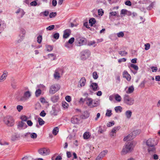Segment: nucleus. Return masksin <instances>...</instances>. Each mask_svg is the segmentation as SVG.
Here are the masks:
<instances>
[{
  "label": "nucleus",
  "mask_w": 160,
  "mask_h": 160,
  "mask_svg": "<svg viewBox=\"0 0 160 160\" xmlns=\"http://www.w3.org/2000/svg\"><path fill=\"white\" fill-rule=\"evenodd\" d=\"M133 144L131 142L126 143L123 146L121 154L122 155L126 154L130 152L132 150Z\"/></svg>",
  "instance_id": "f257e3e1"
},
{
  "label": "nucleus",
  "mask_w": 160,
  "mask_h": 160,
  "mask_svg": "<svg viewBox=\"0 0 160 160\" xmlns=\"http://www.w3.org/2000/svg\"><path fill=\"white\" fill-rule=\"evenodd\" d=\"M84 100L86 101V104L91 108L97 107L99 104L98 101L95 100L93 101L91 98L88 97L84 98Z\"/></svg>",
  "instance_id": "f03ea898"
},
{
  "label": "nucleus",
  "mask_w": 160,
  "mask_h": 160,
  "mask_svg": "<svg viewBox=\"0 0 160 160\" xmlns=\"http://www.w3.org/2000/svg\"><path fill=\"white\" fill-rule=\"evenodd\" d=\"M4 123L8 126L12 127L14 124V120L13 118L10 116H7L3 120Z\"/></svg>",
  "instance_id": "7ed1b4c3"
},
{
  "label": "nucleus",
  "mask_w": 160,
  "mask_h": 160,
  "mask_svg": "<svg viewBox=\"0 0 160 160\" xmlns=\"http://www.w3.org/2000/svg\"><path fill=\"white\" fill-rule=\"evenodd\" d=\"M141 131L140 130H136L134 131L132 133L128 135L127 137L123 138L124 141L127 140H131L133 139L135 137L140 134Z\"/></svg>",
  "instance_id": "20e7f679"
},
{
  "label": "nucleus",
  "mask_w": 160,
  "mask_h": 160,
  "mask_svg": "<svg viewBox=\"0 0 160 160\" xmlns=\"http://www.w3.org/2000/svg\"><path fill=\"white\" fill-rule=\"evenodd\" d=\"M123 100L124 103L128 105H132L134 102V99L133 98L130 97L128 94L124 95Z\"/></svg>",
  "instance_id": "39448f33"
},
{
  "label": "nucleus",
  "mask_w": 160,
  "mask_h": 160,
  "mask_svg": "<svg viewBox=\"0 0 160 160\" xmlns=\"http://www.w3.org/2000/svg\"><path fill=\"white\" fill-rule=\"evenodd\" d=\"M91 55V52L88 49L83 51L81 53V58L82 60H85L88 58Z\"/></svg>",
  "instance_id": "423d86ee"
},
{
  "label": "nucleus",
  "mask_w": 160,
  "mask_h": 160,
  "mask_svg": "<svg viewBox=\"0 0 160 160\" xmlns=\"http://www.w3.org/2000/svg\"><path fill=\"white\" fill-rule=\"evenodd\" d=\"M38 153L42 156L48 155L50 153V150L48 148H42L39 149L38 151Z\"/></svg>",
  "instance_id": "0eeeda50"
},
{
  "label": "nucleus",
  "mask_w": 160,
  "mask_h": 160,
  "mask_svg": "<svg viewBox=\"0 0 160 160\" xmlns=\"http://www.w3.org/2000/svg\"><path fill=\"white\" fill-rule=\"evenodd\" d=\"M31 96V93L29 91H26L24 92L23 96L21 97L19 100L21 101L25 102Z\"/></svg>",
  "instance_id": "6e6552de"
},
{
  "label": "nucleus",
  "mask_w": 160,
  "mask_h": 160,
  "mask_svg": "<svg viewBox=\"0 0 160 160\" xmlns=\"http://www.w3.org/2000/svg\"><path fill=\"white\" fill-rule=\"evenodd\" d=\"M59 86L57 84L52 85L50 88L49 93L51 94H53L59 89Z\"/></svg>",
  "instance_id": "1a4fd4ad"
},
{
  "label": "nucleus",
  "mask_w": 160,
  "mask_h": 160,
  "mask_svg": "<svg viewBox=\"0 0 160 160\" xmlns=\"http://www.w3.org/2000/svg\"><path fill=\"white\" fill-rule=\"evenodd\" d=\"M85 38H84L79 37L77 38L76 40V45L78 46H81L84 44Z\"/></svg>",
  "instance_id": "9d476101"
},
{
  "label": "nucleus",
  "mask_w": 160,
  "mask_h": 160,
  "mask_svg": "<svg viewBox=\"0 0 160 160\" xmlns=\"http://www.w3.org/2000/svg\"><path fill=\"white\" fill-rule=\"evenodd\" d=\"M27 127V124L22 121H19L17 124V128L19 130L25 129Z\"/></svg>",
  "instance_id": "9b49d317"
},
{
  "label": "nucleus",
  "mask_w": 160,
  "mask_h": 160,
  "mask_svg": "<svg viewBox=\"0 0 160 160\" xmlns=\"http://www.w3.org/2000/svg\"><path fill=\"white\" fill-rule=\"evenodd\" d=\"M89 87L90 88L94 91H96L99 89L98 85L97 83L96 82H92Z\"/></svg>",
  "instance_id": "f8f14e48"
},
{
  "label": "nucleus",
  "mask_w": 160,
  "mask_h": 160,
  "mask_svg": "<svg viewBox=\"0 0 160 160\" xmlns=\"http://www.w3.org/2000/svg\"><path fill=\"white\" fill-rule=\"evenodd\" d=\"M71 31L70 29H67L64 31L63 38H67L70 35Z\"/></svg>",
  "instance_id": "ddd939ff"
},
{
  "label": "nucleus",
  "mask_w": 160,
  "mask_h": 160,
  "mask_svg": "<svg viewBox=\"0 0 160 160\" xmlns=\"http://www.w3.org/2000/svg\"><path fill=\"white\" fill-rule=\"evenodd\" d=\"M123 77L127 79L128 81H130L131 79V76L126 71H124L123 73Z\"/></svg>",
  "instance_id": "4468645a"
},
{
  "label": "nucleus",
  "mask_w": 160,
  "mask_h": 160,
  "mask_svg": "<svg viewBox=\"0 0 160 160\" xmlns=\"http://www.w3.org/2000/svg\"><path fill=\"white\" fill-rule=\"evenodd\" d=\"M62 71L61 69H57L55 70V73L54 74V77L55 79H58L60 78L59 72Z\"/></svg>",
  "instance_id": "2eb2a0df"
},
{
  "label": "nucleus",
  "mask_w": 160,
  "mask_h": 160,
  "mask_svg": "<svg viewBox=\"0 0 160 160\" xmlns=\"http://www.w3.org/2000/svg\"><path fill=\"white\" fill-rule=\"evenodd\" d=\"M148 152L150 154H152V153H155L156 148L154 147V145L148 147Z\"/></svg>",
  "instance_id": "dca6fc26"
},
{
  "label": "nucleus",
  "mask_w": 160,
  "mask_h": 160,
  "mask_svg": "<svg viewBox=\"0 0 160 160\" xmlns=\"http://www.w3.org/2000/svg\"><path fill=\"white\" fill-rule=\"evenodd\" d=\"M7 74V72L6 71H4L3 72L2 75L0 77V82H2L6 79Z\"/></svg>",
  "instance_id": "f3484780"
},
{
  "label": "nucleus",
  "mask_w": 160,
  "mask_h": 160,
  "mask_svg": "<svg viewBox=\"0 0 160 160\" xmlns=\"http://www.w3.org/2000/svg\"><path fill=\"white\" fill-rule=\"evenodd\" d=\"M89 116V113L87 111L84 112L80 116V117L82 119H86Z\"/></svg>",
  "instance_id": "a211bd4d"
},
{
  "label": "nucleus",
  "mask_w": 160,
  "mask_h": 160,
  "mask_svg": "<svg viewBox=\"0 0 160 160\" xmlns=\"http://www.w3.org/2000/svg\"><path fill=\"white\" fill-rule=\"evenodd\" d=\"M147 145L148 147L152 146L154 145V140L152 139H148L146 142Z\"/></svg>",
  "instance_id": "6ab92c4d"
},
{
  "label": "nucleus",
  "mask_w": 160,
  "mask_h": 160,
  "mask_svg": "<svg viewBox=\"0 0 160 160\" xmlns=\"http://www.w3.org/2000/svg\"><path fill=\"white\" fill-rule=\"evenodd\" d=\"M86 80L85 78H82L79 82V84L81 87H83L85 86L86 83Z\"/></svg>",
  "instance_id": "aec40b11"
},
{
  "label": "nucleus",
  "mask_w": 160,
  "mask_h": 160,
  "mask_svg": "<svg viewBox=\"0 0 160 160\" xmlns=\"http://www.w3.org/2000/svg\"><path fill=\"white\" fill-rule=\"evenodd\" d=\"M106 127H102L101 126H99L98 128V132L99 134L103 133L104 132L106 131Z\"/></svg>",
  "instance_id": "412c9836"
},
{
  "label": "nucleus",
  "mask_w": 160,
  "mask_h": 160,
  "mask_svg": "<svg viewBox=\"0 0 160 160\" xmlns=\"http://www.w3.org/2000/svg\"><path fill=\"white\" fill-rule=\"evenodd\" d=\"M78 119L76 116L73 117L71 119V122L73 124H77L78 122Z\"/></svg>",
  "instance_id": "4be33fe9"
},
{
  "label": "nucleus",
  "mask_w": 160,
  "mask_h": 160,
  "mask_svg": "<svg viewBox=\"0 0 160 160\" xmlns=\"http://www.w3.org/2000/svg\"><path fill=\"white\" fill-rule=\"evenodd\" d=\"M59 98V97L58 95H54L51 98V100L53 102H57Z\"/></svg>",
  "instance_id": "5701e85b"
},
{
  "label": "nucleus",
  "mask_w": 160,
  "mask_h": 160,
  "mask_svg": "<svg viewBox=\"0 0 160 160\" xmlns=\"http://www.w3.org/2000/svg\"><path fill=\"white\" fill-rule=\"evenodd\" d=\"M125 114L126 117L128 118L129 119L132 116V112L130 110H128L126 112Z\"/></svg>",
  "instance_id": "b1692460"
},
{
  "label": "nucleus",
  "mask_w": 160,
  "mask_h": 160,
  "mask_svg": "<svg viewBox=\"0 0 160 160\" xmlns=\"http://www.w3.org/2000/svg\"><path fill=\"white\" fill-rule=\"evenodd\" d=\"M114 98L115 100L118 102H120L122 99L121 97L118 94H116L115 95Z\"/></svg>",
  "instance_id": "393cba45"
},
{
  "label": "nucleus",
  "mask_w": 160,
  "mask_h": 160,
  "mask_svg": "<svg viewBox=\"0 0 160 160\" xmlns=\"http://www.w3.org/2000/svg\"><path fill=\"white\" fill-rule=\"evenodd\" d=\"M134 90V87L133 86H131L128 88V90L126 91L127 93H131L133 92Z\"/></svg>",
  "instance_id": "a878e982"
},
{
  "label": "nucleus",
  "mask_w": 160,
  "mask_h": 160,
  "mask_svg": "<svg viewBox=\"0 0 160 160\" xmlns=\"http://www.w3.org/2000/svg\"><path fill=\"white\" fill-rule=\"evenodd\" d=\"M108 152L107 150H104L101 152L99 155L102 158L104 157L105 155Z\"/></svg>",
  "instance_id": "bb28decb"
},
{
  "label": "nucleus",
  "mask_w": 160,
  "mask_h": 160,
  "mask_svg": "<svg viewBox=\"0 0 160 160\" xmlns=\"http://www.w3.org/2000/svg\"><path fill=\"white\" fill-rule=\"evenodd\" d=\"M41 90L40 89L38 88V89H37L36 90V91H35V96L37 97H38L39 96H40V94H41Z\"/></svg>",
  "instance_id": "cd10ccee"
},
{
  "label": "nucleus",
  "mask_w": 160,
  "mask_h": 160,
  "mask_svg": "<svg viewBox=\"0 0 160 160\" xmlns=\"http://www.w3.org/2000/svg\"><path fill=\"white\" fill-rule=\"evenodd\" d=\"M89 23L90 24L91 26H92L93 24H94L96 22V20L93 18H91L89 20Z\"/></svg>",
  "instance_id": "c85d7f7f"
},
{
  "label": "nucleus",
  "mask_w": 160,
  "mask_h": 160,
  "mask_svg": "<svg viewBox=\"0 0 160 160\" xmlns=\"http://www.w3.org/2000/svg\"><path fill=\"white\" fill-rule=\"evenodd\" d=\"M38 121L40 125L42 126L44 124L45 122L40 117L38 118Z\"/></svg>",
  "instance_id": "c756f323"
},
{
  "label": "nucleus",
  "mask_w": 160,
  "mask_h": 160,
  "mask_svg": "<svg viewBox=\"0 0 160 160\" xmlns=\"http://www.w3.org/2000/svg\"><path fill=\"white\" fill-rule=\"evenodd\" d=\"M83 138L85 139H87L89 138L90 135L89 134V132H85L83 135Z\"/></svg>",
  "instance_id": "7c9ffc66"
},
{
  "label": "nucleus",
  "mask_w": 160,
  "mask_h": 160,
  "mask_svg": "<svg viewBox=\"0 0 160 160\" xmlns=\"http://www.w3.org/2000/svg\"><path fill=\"white\" fill-rule=\"evenodd\" d=\"M120 128V127L119 126L114 127L112 130V133H116V132Z\"/></svg>",
  "instance_id": "2f4dec72"
},
{
  "label": "nucleus",
  "mask_w": 160,
  "mask_h": 160,
  "mask_svg": "<svg viewBox=\"0 0 160 160\" xmlns=\"http://www.w3.org/2000/svg\"><path fill=\"white\" fill-rule=\"evenodd\" d=\"M118 53L122 56H125L128 54L127 52L125 51H119Z\"/></svg>",
  "instance_id": "473e14b6"
},
{
  "label": "nucleus",
  "mask_w": 160,
  "mask_h": 160,
  "mask_svg": "<svg viewBox=\"0 0 160 160\" xmlns=\"http://www.w3.org/2000/svg\"><path fill=\"white\" fill-rule=\"evenodd\" d=\"M122 108L120 106H117L115 108V110L116 112H121L122 111Z\"/></svg>",
  "instance_id": "72a5a7b5"
},
{
  "label": "nucleus",
  "mask_w": 160,
  "mask_h": 160,
  "mask_svg": "<svg viewBox=\"0 0 160 160\" xmlns=\"http://www.w3.org/2000/svg\"><path fill=\"white\" fill-rule=\"evenodd\" d=\"M118 12L115 11V12H112L109 13V18L112 17V16H117V15L118 13Z\"/></svg>",
  "instance_id": "f704fd0d"
},
{
  "label": "nucleus",
  "mask_w": 160,
  "mask_h": 160,
  "mask_svg": "<svg viewBox=\"0 0 160 160\" xmlns=\"http://www.w3.org/2000/svg\"><path fill=\"white\" fill-rule=\"evenodd\" d=\"M58 132V128L57 127L55 128L52 131V133L55 135H56Z\"/></svg>",
  "instance_id": "c9c22d12"
},
{
  "label": "nucleus",
  "mask_w": 160,
  "mask_h": 160,
  "mask_svg": "<svg viewBox=\"0 0 160 160\" xmlns=\"http://www.w3.org/2000/svg\"><path fill=\"white\" fill-rule=\"evenodd\" d=\"M52 115L56 116L57 115V112L55 108H52V110L50 112Z\"/></svg>",
  "instance_id": "e433bc0d"
},
{
  "label": "nucleus",
  "mask_w": 160,
  "mask_h": 160,
  "mask_svg": "<svg viewBox=\"0 0 160 160\" xmlns=\"http://www.w3.org/2000/svg\"><path fill=\"white\" fill-rule=\"evenodd\" d=\"M130 67L133 68L134 69L137 71L138 69V66L133 64H131Z\"/></svg>",
  "instance_id": "4c0bfd02"
},
{
  "label": "nucleus",
  "mask_w": 160,
  "mask_h": 160,
  "mask_svg": "<svg viewBox=\"0 0 160 160\" xmlns=\"http://www.w3.org/2000/svg\"><path fill=\"white\" fill-rule=\"evenodd\" d=\"M20 119H21L22 121L23 122L24 121H27L28 118L27 116L23 115L21 117Z\"/></svg>",
  "instance_id": "58836bf2"
},
{
  "label": "nucleus",
  "mask_w": 160,
  "mask_h": 160,
  "mask_svg": "<svg viewBox=\"0 0 160 160\" xmlns=\"http://www.w3.org/2000/svg\"><path fill=\"white\" fill-rule=\"evenodd\" d=\"M46 48L47 51L50 52L52 50L53 47L52 46L48 45L46 46Z\"/></svg>",
  "instance_id": "ea45409f"
},
{
  "label": "nucleus",
  "mask_w": 160,
  "mask_h": 160,
  "mask_svg": "<svg viewBox=\"0 0 160 160\" xmlns=\"http://www.w3.org/2000/svg\"><path fill=\"white\" fill-rule=\"evenodd\" d=\"M112 114V111L111 110H107L105 115L109 117Z\"/></svg>",
  "instance_id": "a19ab883"
},
{
  "label": "nucleus",
  "mask_w": 160,
  "mask_h": 160,
  "mask_svg": "<svg viewBox=\"0 0 160 160\" xmlns=\"http://www.w3.org/2000/svg\"><path fill=\"white\" fill-rule=\"evenodd\" d=\"M92 76L93 78L94 79H97L98 78V75L97 74V73L96 72H94L92 73Z\"/></svg>",
  "instance_id": "79ce46f5"
},
{
  "label": "nucleus",
  "mask_w": 160,
  "mask_h": 160,
  "mask_svg": "<svg viewBox=\"0 0 160 160\" xmlns=\"http://www.w3.org/2000/svg\"><path fill=\"white\" fill-rule=\"evenodd\" d=\"M117 36L118 38L122 37L124 36V33L123 32H120L117 33Z\"/></svg>",
  "instance_id": "37998d69"
},
{
  "label": "nucleus",
  "mask_w": 160,
  "mask_h": 160,
  "mask_svg": "<svg viewBox=\"0 0 160 160\" xmlns=\"http://www.w3.org/2000/svg\"><path fill=\"white\" fill-rule=\"evenodd\" d=\"M55 27L54 25H51L49 26L48 27L46 28V30L47 31H51Z\"/></svg>",
  "instance_id": "c03bdc74"
},
{
  "label": "nucleus",
  "mask_w": 160,
  "mask_h": 160,
  "mask_svg": "<svg viewBox=\"0 0 160 160\" xmlns=\"http://www.w3.org/2000/svg\"><path fill=\"white\" fill-rule=\"evenodd\" d=\"M42 40V36L39 35L38 37H37V42L39 43H41Z\"/></svg>",
  "instance_id": "a18cd8bd"
},
{
  "label": "nucleus",
  "mask_w": 160,
  "mask_h": 160,
  "mask_svg": "<svg viewBox=\"0 0 160 160\" xmlns=\"http://www.w3.org/2000/svg\"><path fill=\"white\" fill-rule=\"evenodd\" d=\"M57 13L56 12H51L50 13L49 16L50 18H53L55 17L57 15Z\"/></svg>",
  "instance_id": "49530a36"
},
{
  "label": "nucleus",
  "mask_w": 160,
  "mask_h": 160,
  "mask_svg": "<svg viewBox=\"0 0 160 160\" xmlns=\"http://www.w3.org/2000/svg\"><path fill=\"white\" fill-rule=\"evenodd\" d=\"M62 105L64 108H67L68 106V104L66 102H64L62 103Z\"/></svg>",
  "instance_id": "de8ad7c7"
},
{
  "label": "nucleus",
  "mask_w": 160,
  "mask_h": 160,
  "mask_svg": "<svg viewBox=\"0 0 160 160\" xmlns=\"http://www.w3.org/2000/svg\"><path fill=\"white\" fill-rule=\"evenodd\" d=\"M59 37V34L58 33H56L54 34L53 37L54 38L58 39Z\"/></svg>",
  "instance_id": "09e8293b"
},
{
  "label": "nucleus",
  "mask_w": 160,
  "mask_h": 160,
  "mask_svg": "<svg viewBox=\"0 0 160 160\" xmlns=\"http://www.w3.org/2000/svg\"><path fill=\"white\" fill-rule=\"evenodd\" d=\"M31 137L32 138H36L37 137V135L36 133L33 132L30 135Z\"/></svg>",
  "instance_id": "8fccbe9b"
},
{
  "label": "nucleus",
  "mask_w": 160,
  "mask_h": 160,
  "mask_svg": "<svg viewBox=\"0 0 160 160\" xmlns=\"http://www.w3.org/2000/svg\"><path fill=\"white\" fill-rule=\"evenodd\" d=\"M150 44L149 43H147L145 44V49L146 50H148L150 48Z\"/></svg>",
  "instance_id": "3c124183"
},
{
  "label": "nucleus",
  "mask_w": 160,
  "mask_h": 160,
  "mask_svg": "<svg viewBox=\"0 0 160 160\" xmlns=\"http://www.w3.org/2000/svg\"><path fill=\"white\" fill-rule=\"evenodd\" d=\"M98 14L99 15L102 16L103 14V11L102 9H99L98 10Z\"/></svg>",
  "instance_id": "603ef678"
},
{
  "label": "nucleus",
  "mask_w": 160,
  "mask_h": 160,
  "mask_svg": "<svg viewBox=\"0 0 160 160\" xmlns=\"http://www.w3.org/2000/svg\"><path fill=\"white\" fill-rule=\"evenodd\" d=\"M48 56L49 58L54 57L53 58V59H52V60H55V59L56 55H55V54H54V53L49 54H48Z\"/></svg>",
  "instance_id": "864d4df0"
},
{
  "label": "nucleus",
  "mask_w": 160,
  "mask_h": 160,
  "mask_svg": "<svg viewBox=\"0 0 160 160\" xmlns=\"http://www.w3.org/2000/svg\"><path fill=\"white\" fill-rule=\"evenodd\" d=\"M23 106L20 105H18L17 107V110L19 112H20L23 109Z\"/></svg>",
  "instance_id": "5fc2aeb1"
},
{
  "label": "nucleus",
  "mask_w": 160,
  "mask_h": 160,
  "mask_svg": "<svg viewBox=\"0 0 160 160\" xmlns=\"http://www.w3.org/2000/svg\"><path fill=\"white\" fill-rule=\"evenodd\" d=\"M74 38L73 37L71 38L68 41V42L70 44H72L74 41Z\"/></svg>",
  "instance_id": "6e6d98bb"
},
{
  "label": "nucleus",
  "mask_w": 160,
  "mask_h": 160,
  "mask_svg": "<svg viewBox=\"0 0 160 160\" xmlns=\"http://www.w3.org/2000/svg\"><path fill=\"white\" fill-rule=\"evenodd\" d=\"M114 124V121H112V122H109L108 123L107 126L108 127H110L112 126Z\"/></svg>",
  "instance_id": "4d7b16f0"
},
{
  "label": "nucleus",
  "mask_w": 160,
  "mask_h": 160,
  "mask_svg": "<svg viewBox=\"0 0 160 160\" xmlns=\"http://www.w3.org/2000/svg\"><path fill=\"white\" fill-rule=\"evenodd\" d=\"M146 82V81L145 80H144L142 81L140 84L139 86L140 87L142 88L144 87L145 84Z\"/></svg>",
  "instance_id": "13d9d810"
},
{
  "label": "nucleus",
  "mask_w": 160,
  "mask_h": 160,
  "mask_svg": "<svg viewBox=\"0 0 160 160\" xmlns=\"http://www.w3.org/2000/svg\"><path fill=\"white\" fill-rule=\"evenodd\" d=\"M126 61V59L125 58H121L118 60V62L119 63H121L122 62H125Z\"/></svg>",
  "instance_id": "bf43d9fd"
},
{
  "label": "nucleus",
  "mask_w": 160,
  "mask_h": 160,
  "mask_svg": "<svg viewBox=\"0 0 160 160\" xmlns=\"http://www.w3.org/2000/svg\"><path fill=\"white\" fill-rule=\"evenodd\" d=\"M46 115V113L44 110L42 111L40 113V115L42 117H44Z\"/></svg>",
  "instance_id": "052dcab7"
},
{
  "label": "nucleus",
  "mask_w": 160,
  "mask_h": 160,
  "mask_svg": "<svg viewBox=\"0 0 160 160\" xmlns=\"http://www.w3.org/2000/svg\"><path fill=\"white\" fill-rule=\"evenodd\" d=\"M30 4L31 6H35L37 5V3L36 1H33L31 2Z\"/></svg>",
  "instance_id": "680f3d73"
},
{
  "label": "nucleus",
  "mask_w": 160,
  "mask_h": 160,
  "mask_svg": "<svg viewBox=\"0 0 160 160\" xmlns=\"http://www.w3.org/2000/svg\"><path fill=\"white\" fill-rule=\"evenodd\" d=\"M154 4L153 3H151L150 5L147 8V9L148 10H151L153 7Z\"/></svg>",
  "instance_id": "e2e57ef3"
},
{
  "label": "nucleus",
  "mask_w": 160,
  "mask_h": 160,
  "mask_svg": "<svg viewBox=\"0 0 160 160\" xmlns=\"http://www.w3.org/2000/svg\"><path fill=\"white\" fill-rule=\"evenodd\" d=\"M65 99L68 102H70L71 101V97L69 96H67L65 97Z\"/></svg>",
  "instance_id": "0e129e2a"
},
{
  "label": "nucleus",
  "mask_w": 160,
  "mask_h": 160,
  "mask_svg": "<svg viewBox=\"0 0 160 160\" xmlns=\"http://www.w3.org/2000/svg\"><path fill=\"white\" fill-rule=\"evenodd\" d=\"M125 4L128 6H131L132 5V3L130 1H127L125 2Z\"/></svg>",
  "instance_id": "69168bd1"
},
{
  "label": "nucleus",
  "mask_w": 160,
  "mask_h": 160,
  "mask_svg": "<svg viewBox=\"0 0 160 160\" xmlns=\"http://www.w3.org/2000/svg\"><path fill=\"white\" fill-rule=\"evenodd\" d=\"M127 10L125 9H122L121 11V14H126Z\"/></svg>",
  "instance_id": "338daca9"
},
{
  "label": "nucleus",
  "mask_w": 160,
  "mask_h": 160,
  "mask_svg": "<svg viewBox=\"0 0 160 160\" xmlns=\"http://www.w3.org/2000/svg\"><path fill=\"white\" fill-rule=\"evenodd\" d=\"M27 123L28 125L29 126H32L33 124L31 120H30L27 121Z\"/></svg>",
  "instance_id": "774afa93"
}]
</instances>
